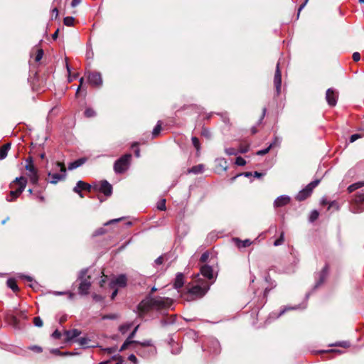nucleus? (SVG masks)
Returning a JSON list of instances; mask_svg holds the SVG:
<instances>
[{
	"instance_id": "7ed1b4c3",
	"label": "nucleus",
	"mask_w": 364,
	"mask_h": 364,
	"mask_svg": "<svg viewBox=\"0 0 364 364\" xmlns=\"http://www.w3.org/2000/svg\"><path fill=\"white\" fill-rule=\"evenodd\" d=\"M133 350L138 355L143 358H149L156 352V348L153 346L151 340L139 342L133 346Z\"/></svg>"
},
{
	"instance_id": "1a4fd4ad",
	"label": "nucleus",
	"mask_w": 364,
	"mask_h": 364,
	"mask_svg": "<svg viewBox=\"0 0 364 364\" xmlns=\"http://www.w3.org/2000/svg\"><path fill=\"white\" fill-rule=\"evenodd\" d=\"M32 148L31 150V155L27 159H33L36 157H40L41 159H43L46 157V153L43 151V147L41 146V144H31Z\"/></svg>"
},
{
	"instance_id": "412c9836",
	"label": "nucleus",
	"mask_w": 364,
	"mask_h": 364,
	"mask_svg": "<svg viewBox=\"0 0 364 364\" xmlns=\"http://www.w3.org/2000/svg\"><path fill=\"white\" fill-rule=\"evenodd\" d=\"M50 166L51 169L55 170V172L66 173V168L65 164L60 162L59 161H51Z\"/></svg>"
},
{
	"instance_id": "680f3d73",
	"label": "nucleus",
	"mask_w": 364,
	"mask_h": 364,
	"mask_svg": "<svg viewBox=\"0 0 364 364\" xmlns=\"http://www.w3.org/2000/svg\"><path fill=\"white\" fill-rule=\"evenodd\" d=\"M82 2V0H73L71 2L72 7H76Z\"/></svg>"
},
{
	"instance_id": "c9c22d12",
	"label": "nucleus",
	"mask_w": 364,
	"mask_h": 364,
	"mask_svg": "<svg viewBox=\"0 0 364 364\" xmlns=\"http://www.w3.org/2000/svg\"><path fill=\"white\" fill-rule=\"evenodd\" d=\"M330 346H341L343 348H348L350 347V343L348 341H341V342H337L333 344H330Z\"/></svg>"
},
{
	"instance_id": "4c0bfd02",
	"label": "nucleus",
	"mask_w": 364,
	"mask_h": 364,
	"mask_svg": "<svg viewBox=\"0 0 364 364\" xmlns=\"http://www.w3.org/2000/svg\"><path fill=\"white\" fill-rule=\"evenodd\" d=\"M85 115L87 117H93L96 115V112L93 109L88 107L85 111Z\"/></svg>"
},
{
	"instance_id": "2eb2a0df",
	"label": "nucleus",
	"mask_w": 364,
	"mask_h": 364,
	"mask_svg": "<svg viewBox=\"0 0 364 364\" xmlns=\"http://www.w3.org/2000/svg\"><path fill=\"white\" fill-rule=\"evenodd\" d=\"M130 161H116L114 169L117 173H123L130 167Z\"/></svg>"
},
{
	"instance_id": "13d9d810",
	"label": "nucleus",
	"mask_w": 364,
	"mask_h": 364,
	"mask_svg": "<svg viewBox=\"0 0 364 364\" xmlns=\"http://www.w3.org/2000/svg\"><path fill=\"white\" fill-rule=\"evenodd\" d=\"M353 59L354 61H358L360 59V55L358 52H355L353 54Z\"/></svg>"
},
{
	"instance_id": "423d86ee",
	"label": "nucleus",
	"mask_w": 364,
	"mask_h": 364,
	"mask_svg": "<svg viewBox=\"0 0 364 364\" xmlns=\"http://www.w3.org/2000/svg\"><path fill=\"white\" fill-rule=\"evenodd\" d=\"M319 183L320 180L317 179L309 183L304 189L298 193L296 199L299 201L304 200L311 194L313 189L316 188Z\"/></svg>"
},
{
	"instance_id": "de8ad7c7",
	"label": "nucleus",
	"mask_w": 364,
	"mask_h": 364,
	"mask_svg": "<svg viewBox=\"0 0 364 364\" xmlns=\"http://www.w3.org/2000/svg\"><path fill=\"white\" fill-rule=\"evenodd\" d=\"M157 208L160 210H166V200L165 199H162L158 203Z\"/></svg>"
},
{
	"instance_id": "c85d7f7f",
	"label": "nucleus",
	"mask_w": 364,
	"mask_h": 364,
	"mask_svg": "<svg viewBox=\"0 0 364 364\" xmlns=\"http://www.w3.org/2000/svg\"><path fill=\"white\" fill-rule=\"evenodd\" d=\"M80 333H81V332L77 329H72V330L65 331V334H66V337H67L68 340H72V339L77 337L78 336H80Z\"/></svg>"
},
{
	"instance_id": "4be33fe9",
	"label": "nucleus",
	"mask_w": 364,
	"mask_h": 364,
	"mask_svg": "<svg viewBox=\"0 0 364 364\" xmlns=\"http://www.w3.org/2000/svg\"><path fill=\"white\" fill-rule=\"evenodd\" d=\"M279 143H280V140H279V138H277V137H276V138L274 139V141L272 143H271V144L269 145V146H268V147H267V148H265V149H262V150H259V151H257L256 152V154H257V156H264V154H266L267 153H268V152H269V151L272 148H273V147H274V146H278V145L279 144Z\"/></svg>"
},
{
	"instance_id": "20e7f679",
	"label": "nucleus",
	"mask_w": 364,
	"mask_h": 364,
	"mask_svg": "<svg viewBox=\"0 0 364 364\" xmlns=\"http://www.w3.org/2000/svg\"><path fill=\"white\" fill-rule=\"evenodd\" d=\"M213 283V282L208 283L206 281H200L198 284L189 288L188 292L196 297H202L208 292Z\"/></svg>"
},
{
	"instance_id": "2f4dec72",
	"label": "nucleus",
	"mask_w": 364,
	"mask_h": 364,
	"mask_svg": "<svg viewBox=\"0 0 364 364\" xmlns=\"http://www.w3.org/2000/svg\"><path fill=\"white\" fill-rule=\"evenodd\" d=\"M306 306V305H304L302 306L301 305L294 306H287L282 311H281V312L277 316V317H279L280 316L284 314L285 313V311H287L288 310H296V309H305Z\"/></svg>"
},
{
	"instance_id": "603ef678",
	"label": "nucleus",
	"mask_w": 364,
	"mask_h": 364,
	"mask_svg": "<svg viewBox=\"0 0 364 364\" xmlns=\"http://www.w3.org/2000/svg\"><path fill=\"white\" fill-rule=\"evenodd\" d=\"M88 341H90V339L85 337H82L78 339V343L81 346H86L88 343Z\"/></svg>"
},
{
	"instance_id": "338daca9",
	"label": "nucleus",
	"mask_w": 364,
	"mask_h": 364,
	"mask_svg": "<svg viewBox=\"0 0 364 364\" xmlns=\"http://www.w3.org/2000/svg\"><path fill=\"white\" fill-rule=\"evenodd\" d=\"M321 205H329V202L328 201L326 198H323L321 200Z\"/></svg>"
},
{
	"instance_id": "6ab92c4d",
	"label": "nucleus",
	"mask_w": 364,
	"mask_h": 364,
	"mask_svg": "<svg viewBox=\"0 0 364 364\" xmlns=\"http://www.w3.org/2000/svg\"><path fill=\"white\" fill-rule=\"evenodd\" d=\"M99 191L103 193L105 196H109L112 193V187L107 181H102L100 183Z\"/></svg>"
},
{
	"instance_id": "4468645a",
	"label": "nucleus",
	"mask_w": 364,
	"mask_h": 364,
	"mask_svg": "<svg viewBox=\"0 0 364 364\" xmlns=\"http://www.w3.org/2000/svg\"><path fill=\"white\" fill-rule=\"evenodd\" d=\"M139 326H136L134 329L132 331V332L129 335L127 340L124 341L123 345L121 346L120 349L119 350V352H122L124 350H126L129 346L131 345H136L139 341H134L133 338L135 336V334L138 330Z\"/></svg>"
},
{
	"instance_id": "72a5a7b5",
	"label": "nucleus",
	"mask_w": 364,
	"mask_h": 364,
	"mask_svg": "<svg viewBox=\"0 0 364 364\" xmlns=\"http://www.w3.org/2000/svg\"><path fill=\"white\" fill-rule=\"evenodd\" d=\"M85 161H74L73 162L70 163L68 166L69 170H73L75 169L80 166H81Z\"/></svg>"
},
{
	"instance_id": "473e14b6",
	"label": "nucleus",
	"mask_w": 364,
	"mask_h": 364,
	"mask_svg": "<svg viewBox=\"0 0 364 364\" xmlns=\"http://www.w3.org/2000/svg\"><path fill=\"white\" fill-rule=\"evenodd\" d=\"M7 286L14 291H17L18 290V285L14 279H9L7 280Z\"/></svg>"
},
{
	"instance_id": "79ce46f5",
	"label": "nucleus",
	"mask_w": 364,
	"mask_h": 364,
	"mask_svg": "<svg viewBox=\"0 0 364 364\" xmlns=\"http://www.w3.org/2000/svg\"><path fill=\"white\" fill-rule=\"evenodd\" d=\"M319 213L317 210H314L311 211L310 216H309V221L314 222L318 218Z\"/></svg>"
},
{
	"instance_id": "49530a36",
	"label": "nucleus",
	"mask_w": 364,
	"mask_h": 364,
	"mask_svg": "<svg viewBox=\"0 0 364 364\" xmlns=\"http://www.w3.org/2000/svg\"><path fill=\"white\" fill-rule=\"evenodd\" d=\"M161 124H159V122H158V124L156 125V127L154 128L153 129V132H152V135L154 137L156 136L160 131H161Z\"/></svg>"
},
{
	"instance_id": "052dcab7",
	"label": "nucleus",
	"mask_w": 364,
	"mask_h": 364,
	"mask_svg": "<svg viewBox=\"0 0 364 364\" xmlns=\"http://www.w3.org/2000/svg\"><path fill=\"white\" fill-rule=\"evenodd\" d=\"M105 232V230H104V228H100L95 231V235H100L104 234Z\"/></svg>"
},
{
	"instance_id": "e433bc0d",
	"label": "nucleus",
	"mask_w": 364,
	"mask_h": 364,
	"mask_svg": "<svg viewBox=\"0 0 364 364\" xmlns=\"http://www.w3.org/2000/svg\"><path fill=\"white\" fill-rule=\"evenodd\" d=\"M75 18L72 16H67L64 18L63 22L64 24L67 26H71L73 25Z\"/></svg>"
},
{
	"instance_id": "9d476101",
	"label": "nucleus",
	"mask_w": 364,
	"mask_h": 364,
	"mask_svg": "<svg viewBox=\"0 0 364 364\" xmlns=\"http://www.w3.org/2000/svg\"><path fill=\"white\" fill-rule=\"evenodd\" d=\"M249 146H241L240 149H235L232 147L226 148L225 152L228 156H235V159H243L239 154L246 153L249 150Z\"/></svg>"
},
{
	"instance_id": "5fc2aeb1",
	"label": "nucleus",
	"mask_w": 364,
	"mask_h": 364,
	"mask_svg": "<svg viewBox=\"0 0 364 364\" xmlns=\"http://www.w3.org/2000/svg\"><path fill=\"white\" fill-rule=\"evenodd\" d=\"M122 219H123V218H117V219L110 220L109 221L105 223V225H110V224L118 223L120 220H122Z\"/></svg>"
},
{
	"instance_id": "dca6fc26",
	"label": "nucleus",
	"mask_w": 364,
	"mask_h": 364,
	"mask_svg": "<svg viewBox=\"0 0 364 364\" xmlns=\"http://www.w3.org/2000/svg\"><path fill=\"white\" fill-rule=\"evenodd\" d=\"M127 279L125 274H120L117 276L115 279L112 280L109 285L111 288H114L115 286H118L119 287H124L127 285Z\"/></svg>"
},
{
	"instance_id": "bb28decb",
	"label": "nucleus",
	"mask_w": 364,
	"mask_h": 364,
	"mask_svg": "<svg viewBox=\"0 0 364 364\" xmlns=\"http://www.w3.org/2000/svg\"><path fill=\"white\" fill-rule=\"evenodd\" d=\"M11 148V144L7 143L4 144L0 149V159H4Z\"/></svg>"
},
{
	"instance_id": "f8f14e48",
	"label": "nucleus",
	"mask_w": 364,
	"mask_h": 364,
	"mask_svg": "<svg viewBox=\"0 0 364 364\" xmlns=\"http://www.w3.org/2000/svg\"><path fill=\"white\" fill-rule=\"evenodd\" d=\"M338 92L333 88H329L326 90V100L328 105L331 107L336 106L338 100Z\"/></svg>"
},
{
	"instance_id": "ea45409f",
	"label": "nucleus",
	"mask_w": 364,
	"mask_h": 364,
	"mask_svg": "<svg viewBox=\"0 0 364 364\" xmlns=\"http://www.w3.org/2000/svg\"><path fill=\"white\" fill-rule=\"evenodd\" d=\"M284 240V233L282 232L279 237L274 241V245L279 246L283 244Z\"/></svg>"
},
{
	"instance_id": "6e6552de",
	"label": "nucleus",
	"mask_w": 364,
	"mask_h": 364,
	"mask_svg": "<svg viewBox=\"0 0 364 364\" xmlns=\"http://www.w3.org/2000/svg\"><path fill=\"white\" fill-rule=\"evenodd\" d=\"M87 80L92 86L97 87H100L103 83L102 75L100 72H89Z\"/></svg>"
},
{
	"instance_id": "37998d69",
	"label": "nucleus",
	"mask_w": 364,
	"mask_h": 364,
	"mask_svg": "<svg viewBox=\"0 0 364 364\" xmlns=\"http://www.w3.org/2000/svg\"><path fill=\"white\" fill-rule=\"evenodd\" d=\"M132 151L134 154V157H136V158L140 157V150L136 144H134L132 146Z\"/></svg>"
},
{
	"instance_id": "f3484780",
	"label": "nucleus",
	"mask_w": 364,
	"mask_h": 364,
	"mask_svg": "<svg viewBox=\"0 0 364 364\" xmlns=\"http://www.w3.org/2000/svg\"><path fill=\"white\" fill-rule=\"evenodd\" d=\"M91 188V186L82 181H77L76 186L73 188V191L77 193L80 197L83 198V195L82 193V190H86L90 191Z\"/></svg>"
},
{
	"instance_id": "b1692460",
	"label": "nucleus",
	"mask_w": 364,
	"mask_h": 364,
	"mask_svg": "<svg viewBox=\"0 0 364 364\" xmlns=\"http://www.w3.org/2000/svg\"><path fill=\"white\" fill-rule=\"evenodd\" d=\"M17 183L18 187H21L22 184H23V188H26L27 185V178L25 176H21L19 177H16L10 184V187L13 188L14 184Z\"/></svg>"
},
{
	"instance_id": "864d4df0",
	"label": "nucleus",
	"mask_w": 364,
	"mask_h": 364,
	"mask_svg": "<svg viewBox=\"0 0 364 364\" xmlns=\"http://www.w3.org/2000/svg\"><path fill=\"white\" fill-rule=\"evenodd\" d=\"M208 257H209V253L208 252H205L204 253L202 254V255L200 257V261L202 262H205L207 261Z\"/></svg>"
},
{
	"instance_id": "3c124183",
	"label": "nucleus",
	"mask_w": 364,
	"mask_h": 364,
	"mask_svg": "<svg viewBox=\"0 0 364 364\" xmlns=\"http://www.w3.org/2000/svg\"><path fill=\"white\" fill-rule=\"evenodd\" d=\"M43 56V50L42 49H39L37 51V53H36V58H35V60L36 62L40 61L42 59Z\"/></svg>"
},
{
	"instance_id": "a878e982",
	"label": "nucleus",
	"mask_w": 364,
	"mask_h": 364,
	"mask_svg": "<svg viewBox=\"0 0 364 364\" xmlns=\"http://www.w3.org/2000/svg\"><path fill=\"white\" fill-rule=\"evenodd\" d=\"M184 284V279H183V275L182 273H178L176 274L175 282H174V288L175 289H180L183 286Z\"/></svg>"
},
{
	"instance_id": "39448f33",
	"label": "nucleus",
	"mask_w": 364,
	"mask_h": 364,
	"mask_svg": "<svg viewBox=\"0 0 364 364\" xmlns=\"http://www.w3.org/2000/svg\"><path fill=\"white\" fill-rule=\"evenodd\" d=\"M87 269H82L78 275V279L80 280L79 284L78 291L81 295H87L89 293V289L91 287L90 277H86Z\"/></svg>"
},
{
	"instance_id": "aec40b11",
	"label": "nucleus",
	"mask_w": 364,
	"mask_h": 364,
	"mask_svg": "<svg viewBox=\"0 0 364 364\" xmlns=\"http://www.w3.org/2000/svg\"><path fill=\"white\" fill-rule=\"evenodd\" d=\"M200 274L208 279H214L213 268L209 265H203L200 267Z\"/></svg>"
},
{
	"instance_id": "6e6d98bb",
	"label": "nucleus",
	"mask_w": 364,
	"mask_h": 364,
	"mask_svg": "<svg viewBox=\"0 0 364 364\" xmlns=\"http://www.w3.org/2000/svg\"><path fill=\"white\" fill-rule=\"evenodd\" d=\"M61 336V333L60 332L58 331V330H55L53 333H52V337L55 339H59Z\"/></svg>"
},
{
	"instance_id": "09e8293b",
	"label": "nucleus",
	"mask_w": 364,
	"mask_h": 364,
	"mask_svg": "<svg viewBox=\"0 0 364 364\" xmlns=\"http://www.w3.org/2000/svg\"><path fill=\"white\" fill-rule=\"evenodd\" d=\"M362 137V135L360 134H352L349 139V142L350 143H353L354 141H355L357 139H360Z\"/></svg>"
},
{
	"instance_id": "a18cd8bd",
	"label": "nucleus",
	"mask_w": 364,
	"mask_h": 364,
	"mask_svg": "<svg viewBox=\"0 0 364 364\" xmlns=\"http://www.w3.org/2000/svg\"><path fill=\"white\" fill-rule=\"evenodd\" d=\"M33 323L37 327H42L43 325V322L39 316L35 317L33 318Z\"/></svg>"
},
{
	"instance_id": "774afa93",
	"label": "nucleus",
	"mask_w": 364,
	"mask_h": 364,
	"mask_svg": "<svg viewBox=\"0 0 364 364\" xmlns=\"http://www.w3.org/2000/svg\"><path fill=\"white\" fill-rule=\"evenodd\" d=\"M155 262L157 264H161L163 263V257H158L156 260H155Z\"/></svg>"
},
{
	"instance_id": "cd10ccee",
	"label": "nucleus",
	"mask_w": 364,
	"mask_h": 364,
	"mask_svg": "<svg viewBox=\"0 0 364 364\" xmlns=\"http://www.w3.org/2000/svg\"><path fill=\"white\" fill-rule=\"evenodd\" d=\"M234 241L239 248L247 247L252 244V242L250 240H240L238 238H235Z\"/></svg>"
},
{
	"instance_id": "0eeeda50",
	"label": "nucleus",
	"mask_w": 364,
	"mask_h": 364,
	"mask_svg": "<svg viewBox=\"0 0 364 364\" xmlns=\"http://www.w3.org/2000/svg\"><path fill=\"white\" fill-rule=\"evenodd\" d=\"M353 213H360L364 211V193L359 192L355 195L353 201L352 209Z\"/></svg>"
},
{
	"instance_id": "c756f323",
	"label": "nucleus",
	"mask_w": 364,
	"mask_h": 364,
	"mask_svg": "<svg viewBox=\"0 0 364 364\" xmlns=\"http://www.w3.org/2000/svg\"><path fill=\"white\" fill-rule=\"evenodd\" d=\"M25 188H23V184L21 186V187H18L17 189L14 191H11L10 192V195L12 197V198L10 200H14L16 198H17L24 191Z\"/></svg>"
},
{
	"instance_id": "e2e57ef3",
	"label": "nucleus",
	"mask_w": 364,
	"mask_h": 364,
	"mask_svg": "<svg viewBox=\"0 0 364 364\" xmlns=\"http://www.w3.org/2000/svg\"><path fill=\"white\" fill-rule=\"evenodd\" d=\"M132 154H126L123 156H122L121 157H119L118 159H124V160H127V159H130L132 158Z\"/></svg>"
},
{
	"instance_id": "0e129e2a",
	"label": "nucleus",
	"mask_w": 364,
	"mask_h": 364,
	"mask_svg": "<svg viewBox=\"0 0 364 364\" xmlns=\"http://www.w3.org/2000/svg\"><path fill=\"white\" fill-rule=\"evenodd\" d=\"M235 164L239 166H242L246 164V161H235Z\"/></svg>"
},
{
	"instance_id": "58836bf2",
	"label": "nucleus",
	"mask_w": 364,
	"mask_h": 364,
	"mask_svg": "<svg viewBox=\"0 0 364 364\" xmlns=\"http://www.w3.org/2000/svg\"><path fill=\"white\" fill-rule=\"evenodd\" d=\"M131 326H132V323H127V324L122 325L119 327V331L122 334H125L129 330Z\"/></svg>"
},
{
	"instance_id": "ddd939ff",
	"label": "nucleus",
	"mask_w": 364,
	"mask_h": 364,
	"mask_svg": "<svg viewBox=\"0 0 364 364\" xmlns=\"http://www.w3.org/2000/svg\"><path fill=\"white\" fill-rule=\"evenodd\" d=\"M65 176L66 173L55 172V170L53 169H50L48 171V181L53 184H55L58 182L64 180Z\"/></svg>"
},
{
	"instance_id": "f704fd0d",
	"label": "nucleus",
	"mask_w": 364,
	"mask_h": 364,
	"mask_svg": "<svg viewBox=\"0 0 364 364\" xmlns=\"http://www.w3.org/2000/svg\"><path fill=\"white\" fill-rule=\"evenodd\" d=\"M191 141H192L193 146L196 149V151L198 152L200 149V141H199L198 138H197L196 136H192Z\"/></svg>"
},
{
	"instance_id": "8fccbe9b",
	"label": "nucleus",
	"mask_w": 364,
	"mask_h": 364,
	"mask_svg": "<svg viewBox=\"0 0 364 364\" xmlns=\"http://www.w3.org/2000/svg\"><path fill=\"white\" fill-rule=\"evenodd\" d=\"M331 208H333L338 210H339V205L336 200L331 201L329 202L328 210L331 209Z\"/></svg>"
},
{
	"instance_id": "5701e85b",
	"label": "nucleus",
	"mask_w": 364,
	"mask_h": 364,
	"mask_svg": "<svg viewBox=\"0 0 364 364\" xmlns=\"http://www.w3.org/2000/svg\"><path fill=\"white\" fill-rule=\"evenodd\" d=\"M328 267L326 264L323 268L321 272L319 273L318 279V281L316 283L315 288H317L318 286H320L325 281V279H326V278L327 277V274H328Z\"/></svg>"
},
{
	"instance_id": "9b49d317",
	"label": "nucleus",
	"mask_w": 364,
	"mask_h": 364,
	"mask_svg": "<svg viewBox=\"0 0 364 364\" xmlns=\"http://www.w3.org/2000/svg\"><path fill=\"white\" fill-rule=\"evenodd\" d=\"M279 65L280 62L279 61L276 66V70L274 77V84L277 95L280 94L282 87V73L279 68Z\"/></svg>"
},
{
	"instance_id": "f03ea898",
	"label": "nucleus",
	"mask_w": 364,
	"mask_h": 364,
	"mask_svg": "<svg viewBox=\"0 0 364 364\" xmlns=\"http://www.w3.org/2000/svg\"><path fill=\"white\" fill-rule=\"evenodd\" d=\"M21 172L27 176L31 183L37 184L39 180L38 169L33 164V161H25L21 162L19 165Z\"/></svg>"
},
{
	"instance_id": "4d7b16f0",
	"label": "nucleus",
	"mask_w": 364,
	"mask_h": 364,
	"mask_svg": "<svg viewBox=\"0 0 364 364\" xmlns=\"http://www.w3.org/2000/svg\"><path fill=\"white\" fill-rule=\"evenodd\" d=\"M128 359L134 364H137V358L134 354L129 355Z\"/></svg>"
},
{
	"instance_id": "69168bd1",
	"label": "nucleus",
	"mask_w": 364,
	"mask_h": 364,
	"mask_svg": "<svg viewBox=\"0 0 364 364\" xmlns=\"http://www.w3.org/2000/svg\"><path fill=\"white\" fill-rule=\"evenodd\" d=\"M308 0H305V1L299 6V9H298V16H299V13L300 11L304 8V6H306V3H307Z\"/></svg>"
},
{
	"instance_id": "7c9ffc66",
	"label": "nucleus",
	"mask_w": 364,
	"mask_h": 364,
	"mask_svg": "<svg viewBox=\"0 0 364 364\" xmlns=\"http://www.w3.org/2000/svg\"><path fill=\"white\" fill-rule=\"evenodd\" d=\"M363 186H364V181L356 182L355 183H353V184L350 185L348 187V193H352L354 191H355V190H357L358 188H362Z\"/></svg>"
},
{
	"instance_id": "f257e3e1",
	"label": "nucleus",
	"mask_w": 364,
	"mask_h": 364,
	"mask_svg": "<svg viewBox=\"0 0 364 364\" xmlns=\"http://www.w3.org/2000/svg\"><path fill=\"white\" fill-rule=\"evenodd\" d=\"M173 300L170 298L149 295L139 304L137 309L140 315H142L151 310H167L171 308Z\"/></svg>"
},
{
	"instance_id": "393cba45",
	"label": "nucleus",
	"mask_w": 364,
	"mask_h": 364,
	"mask_svg": "<svg viewBox=\"0 0 364 364\" xmlns=\"http://www.w3.org/2000/svg\"><path fill=\"white\" fill-rule=\"evenodd\" d=\"M205 170V166L203 164H198L188 169V173L198 174L203 173Z\"/></svg>"
},
{
	"instance_id": "bf43d9fd",
	"label": "nucleus",
	"mask_w": 364,
	"mask_h": 364,
	"mask_svg": "<svg viewBox=\"0 0 364 364\" xmlns=\"http://www.w3.org/2000/svg\"><path fill=\"white\" fill-rule=\"evenodd\" d=\"M92 298L95 301H101L103 299V297L100 295L94 294L92 295Z\"/></svg>"
},
{
	"instance_id": "c03bdc74",
	"label": "nucleus",
	"mask_w": 364,
	"mask_h": 364,
	"mask_svg": "<svg viewBox=\"0 0 364 364\" xmlns=\"http://www.w3.org/2000/svg\"><path fill=\"white\" fill-rule=\"evenodd\" d=\"M105 353H107V354H113L115 353L117 351V347H111V348H105L102 349Z\"/></svg>"
},
{
	"instance_id": "a211bd4d",
	"label": "nucleus",
	"mask_w": 364,
	"mask_h": 364,
	"mask_svg": "<svg viewBox=\"0 0 364 364\" xmlns=\"http://www.w3.org/2000/svg\"><path fill=\"white\" fill-rule=\"evenodd\" d=\"M290 202V197L286 195H282L277 197L274 202V208H279L287 205Z\"/></svg>"
},
{
	"instance_id": "a19ab883",
	"label": "nucleus",
	"mask_w": 364,
	"mask_h": 364,
	"mask_svg": "<svg viewBox=\"0 0 364 364\" xmlns=\"http://www.w3.org/2000/svg\"><path fill=\"white\" fill-rule=\"evenodd\" d=\"M28 348L36 353H40L43 351V348L41 346L36 345L30 346Z\"/></svg>"
}]
</instances>
